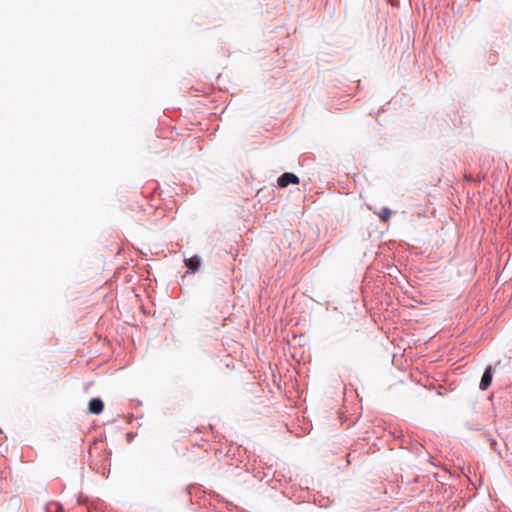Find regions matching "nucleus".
I'll return each instance as SVG.
<instances>
[{
	"instance_id": "f257e3e1",
	"label": "nucleus",
	"mask_w": 512,
	"mask_h": 512,
	"mask_svg": "<svg viewBox=\"0 0 512 512\" xmlns=\"http://www.w3.org/2000/svg\"><path fill=\"white\" fill-rule=\"evenodd\" d=\"M299 178L293 173L285 172L277 180L278 187L284 188L290 184H298Z\"/></svg>"
},
{
	"instance_id": "f03ea898",
	"label": "nucleus",
	"mask_w": 512,
	"mask_h": 512,
	"mask_svg": "<svg viewBox=\"0 0 512 512\" xmlns=\"http://www.w3.org/2000/svg\"><path fill=\"white\" fill-rule=\"evenodd\" d=\"M492 368L491 366H487L483 375H482V378H481V381H480V384H479V389L481 391H485L488 389V387L490 386L491 382H492Z\"/></svg>"
},
{
	"instance_id": "7ed1b4c3",
	"label": "nucleus",
	"mask_w": 512,
	"mask_h": 512,
	"mask_svg": "<svg viewBox=\"0 0 512 512\" xmlns=\"http://www.w3.org/2000/svg\"><path fill=\"white\" fill-rule=\"evenodd\" d=\"M89 412L95 415L100 414L104 409V403L100 398H93L89 401Z\"/></svg>"
},
{
	"instance_id": "20e7f679",
	"label": "nucleus",
	"mask_w": 512,
	"mask_h": 512,
	"mask_svg": "<svg viewBox=\"0 0 512 512\" xmlns=\"http://www.w3.org/2000/svg\"><path fill=\"white\" fill-rule=\"evenodd\" d=\"M185 264L188 267V269L195 272L200 267L201 259L198 255H194V256L186 259Z\"/></svg>"
},
{
	"instance_id": "39448f33",
	"label": "nucleus",
	"mask_w": 512,
	"mask_h": 512,
	"mask_svg": "<svg viewBox=\"0 0 512 512\" xmlns=\"http://www.w3.org/2000/svg\"><path fill=\"white\" fill-rule=\"evenodd\" d=\"M46 512H63V507L58 502H50L45 507Z\"/></svg>"
},
{
	"instance_id": "423d86ee",
	"label": "nucleus",
	"mask_w": 512,
	"mask_h": 512,
	"mask_svg": "<svg viewBox=\"0 0 512 512\" xmlns=\"http://www.w3.org/2000/svg\"><path fill=\"white\" fill-rule=\"evenodd\" d=\"M392 211L388 207H383L379 212V218L382 221H388L391 217Z\"/></svg>"
}]
</instances>
